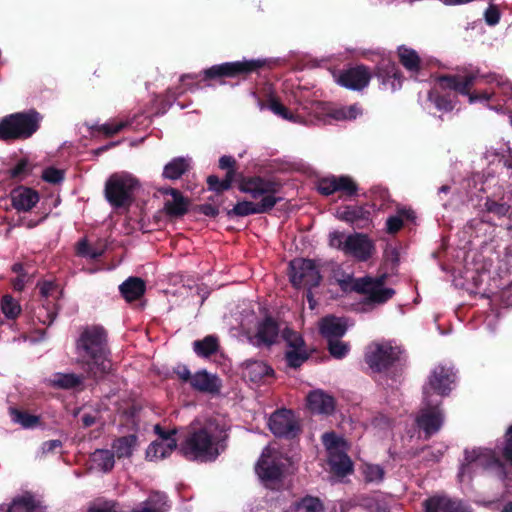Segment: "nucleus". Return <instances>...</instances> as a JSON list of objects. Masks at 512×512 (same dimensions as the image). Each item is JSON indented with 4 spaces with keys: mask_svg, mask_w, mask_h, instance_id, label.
Wrapping results in <instances>:
<instances>
[{
    "mask_svg": "<svg viewBox=\"0 0 512 512\" xmlns=\"http://www.w3.org/2000/svg\"><path fill=\"white\" fill-rule=\"evenodd\" d=\"M75 352L77 364L88 378L98 381L111 373L112 361L108 333L102 326L84 327L76 340Z\"/></svg>",
    "mask_w": 512,
    "mask_h": 512,
    "instance_id": "nucleus-1",
    "label": "nucleus"
},
{
    "mask_svg": "<svg viewBox=\"0 0 512 512\" xmlns=\"http://www.w3.org/2000/svg\"><path fill=\"white\" fill-rule=\"evenodd\" d=\"M281 183L274 179L262 176H242L238 189L250 194L253 199L261 198L259 202L252 201L238 202L232 209L226 210L229 219L234 217H245L253 214L269 213L282 197L276 196L281 190Z\"/></svg>",
    "mask_w": 512,
    "mask_h": 512,
    "instance_id": "nucleus-2",
    "label": "nucleus"
},
{
    "mask_svg": "<svg viewBox=\"0 0 512 512\" xmlns=\"http://www.w3.org/2000/svg\"><path fill=\"white\" fill-rule=\"evenodd\" d=\"M43 116L35 109L15 112L0 118V140H26L40 128Z\"/></svg>",
    "mask_w": 512,
    "mask_h": 512,
    "instance_id": "nucleus-3",
    "label": "nucleus"
},
{
    "mask_svg": "<svg viewBox=\"0 0 512 512\" xmlns=\"http://www.w3.org/2000/svg\"><path fill=\"white\" fill-rule=\"evenodd\" d=\"M271 64V60L263 58L224 62L203 70L202 80L219 83H224L227 78L246 80L253 73L259 74L261 69L271 68Z\"/></svg>",
    "mask_w": 512,
    "mask_h": 512,
    "instance_id": "nucleus-4",
    "label": "nucleus"
},
{
    "mask_svg": "<svg viewBox=\"0 0 512 512\" xmlns=\"http://www.w3.org/2000/svg\"><path fill=\"white\" fill-rule=\"evenodd\" d=\"M179 451L190 461H214L219 456L217 442L207 427L190 431L181 443Z\"/></svg>",
    "mask_w": 512,
    "mask_h": 512,
    "instance_id": "nucleus-5",
    "label": "nucleus"
},
{
    "mask_svg": "<svg viewBox=\"0 0 512 512\" xmlns=\"http://www.w3.org/2000/svg\"><path fill=\"white\" fill-rule=\"evenodd\" d=\"M139 187L137 179L129 175L113 174L105 184V197L114 208H129L134 202V192Z\"/></svg>",
    "mask_w": 512,
    "mask_h": 512,
    "instance_id": "nucleus-6",
    "label": "nucleus"
},
{
    "mask_svg": "<svg viewBox=\"0 0 512 512\" xmlns=\"http://www.w3.org/2000/svg\"><path fill=\"white\" fill-rule=\"evenodd\" d=\"M441 400L436 401L430 398V392L427 388L423 390V406L415 419L416 425L425 434L427 440L440 431L444 423V411L440 407Z\"/></svg>",
    "mask_w": 512,
    "mask_h": 512,
    "instance_id": "nucleus-7",
    "label": "nucleus"
},
{
    "mask_svg": "<svg viewBox=\"0 0 512 512\" xmlns=\"http://www.w3.org/2000/svg\"><path fill=\"white\" fill-rule=\"evenodd\" d=\"M400 350L389 342L371 343L365 352L364 360L375 373H382L393 367L400 359Z\"/></svg>",
    "mask_w": 512,
    "mask_h": 512,
    "instance_id": "nucleus-8",
    "label": "nucleus"
},
{
    "mask_svg": "<svg viewBox=\"0 0 512 512\" xmlns=\"http://www.w3.org/2000/svg\"><path fill=\"white\" fill-rule=\"evenodd\" d=\"M289 280L295 288H315L320 285L322 275L314 260L295 258L289 263Z\"/></svg>",
    "mask_w": 512,
    "mask_h": 512,
    "instance_id": "nucleus-9",
    "label": "nucleus"
},
{
    "mask_svg": "<svg viewBox=\"0 0 512 512\" xmlns=\"http://www.w3.org/2000/svg\"><path fill=\"white\" fill-rule=\"evenodd\" d=\"M476 79L477 76L473 73L467 75L447 74L439 76L438 83L443 90H452L461 95L468 96L470 103L489 101L492 94L487 91L471 93V88L474 86Z\"/></svg>",
    "mask_w": 512,
    "mask_h": 512,
    "instance_id": "nucleus-10",
    "label": "nucleus"
},
{
    "mask_svg": "<svg viewBox=\"0 0 512 512\" xmlns=\"http://www.w3.org/2000/svg\"><path fill=\"white\" fill-rule=\"evenodd\" d=\"M385 279L384 275L376 278L369 276L358 278L354 281L352 289L366 295L365 304H384L395 294L394 289L384 287Z\"/></svg>",
    "mask_w": 512,
    "mask_h": 512,
    "instance_id": "nucleus-11",
    "label": "nucleus"
},
{
    "mask_svg": "<svg viewBox=\"0 0 512 512\" xmlns=\"http://www.w3.org/2000/svg\"><path fill=\"white\" fill-rule=\"evenodd\" d=\"M268 426L272 434L279 438L294 439L301 432V426L291 409L275 410L269 417Z\"/></svg>",
    "mask_w": 512,
    "mask_h": 512,
    "instance_id": "nucleus-12",
    "label": "nucleus"
},
{
    "mask_svg": "<svg viewBox=\"0 0 512 512\" xmlns=\"http://www.w3.org/2000/svg\"><path fill=\"white\" fill-rule=\"evenodd\" d=\"M456 375L451 367L437 365L428 377V382L423 386L430 392V398L433 393L440 397H445L452 391V384L455 382Z\"/></svg>",
    "mask_w": 512,
    "mask_h": 512,
    "instance_id": "nucleus-13",
    "label": "nucleus"
},
{
    "mask_svg": "<svg viewBox=\"0 0 512 512\" xmlns=\"http://www.w3.org/2000/svg\"><path fill=\"white\" fill-rule=\"evenodd\" d=\"M371 76L369 68L360 64L341 71L338 83L347 89L360 91L368 86Z\"/></svg>",
    "mask_w": 512,
    "mask_h": 512,
    "instance_id": "nucleus-14",
    "label": "nucleus"
},
{
    "mask_svg": "<svg viewBox=\"0 0 512 512\" xmlns=\"http://www.w3.org/2000/svg\"><path fill=\"white\" fill-rule=\"evenodd\" d=\"M375 251V246L367 235L355 233L349 235L344 242L343 252L352 255L359 261H367Z\"/></svg>",
    "mask_w": 512,
    "mask_h": 512,
    "instance_id": "nucleus-15",
    "label": "nucleus"
},
{
    "mask_svg": "<svg viewBox=\"0 0 512 512\" xmlns=\"http://www.w3.org/2000/svg\"><path fill=\"white\" fill-rule=\"evenodd\" d=\"M163 195H170L171 200H166L163 211L170 219H178L183 217L189 211L191 201L184 197L176 188L168 187L160 190Z\"/></svg>",
    "mask_w": 512,
    "mask_h": 512,
    "instance_id": "nucleus-16",
    "label": "nucleus"
},
{
    "mask_svg": "<svg viewBox=\"0 0 512 512\" xmlns=\"http://www.w3.org/2000/svg\"><path fill=\"white\" fill-rule=\"evenodd\" d=\"M476 463L485 467L501 466L499 458L496 457L495 453L488 449L475 448L472 450L465 449L464 460L460 467V475H463L467 468Z\"/></svg>",
    "mask_w": 512,
    "mask_h": 512,
    "instance_id": "nucleus-17",
    "label": "nucleus"
},
{
    "mask_svg": "<svg viewBox=\"0 0 512 512\" xmlns=\"http://www.w3.org/2000/svg\"><path fill=\"white\" fill-rule=\"evenodd\" d=\"M12 206L18 212H28L39 202V193L29 187L18 186L11 190Z\"/></svg>",
    "mask_w": 512,
    "mask_h": 512,
    "instance_id": "nucleus-18",
    "label": "nucleus"
},
{
    "mask_svg": "<svg viewBox=\"0 0 512 512\" xmlns=\"http://www.w3.org/2000/svg\"><path fill=\"white\" fill-rule=\"evenodd\" d=\"M307 407L312 413L331 415L335 411V398L323 390H314L307 395Z\"/></svg>",
    "mask_w": 512,
    "mask_h": 512,
    "instance_id": "nucleus-19",
    "label": "nucleus"
},
{
    "mask_svg": "<svg viewBox=\"0 0 512 512\" xmlns=\"http://www.w3.org/2000/svg\"><path fill=\"white\" fill-rule=\"evenodd\" d=\"M278 335L279 325L273 317L268 315L257 325L256 344L269 347L276 342Z\"/></svg>",
    "mask_w": 512,
    "mask_h": 512,
    "instance_id": "nucleus-20",
    "label": "nucleus"
},
{
    "mask_svg": "<svg viewBox=\"0 0 512 512\" xmlns=\"http://www.w3.org/2000/svg\"><path fill=\"white\" fill-rule=\"evenodd\" d=\"M256 472L266 483L279 482L284 475V465L280 461L261 458L256 465Z\"/></svg>",
    "mask_w": 512,
    "mask_h": 512,
    "instance_id": "nucleus-21",
    "label": "nucleus"
},
{
    "mask_svg": "<svg viewBox=\"0 0 512 512\" xmlns=\"http://www.w3.org/2000/svg\"><path fill=\"white\" fill-rule=\"evenodd\" d=\"M425 512H463L461 503L446 495H433L422 503Z\"/></svg>",
    "mask_w": 512,
    "mask_h": 512,
    "instance_id": "nucleus-22",
    "label": "nucleus"
},
{
    "mask_svg": "<svg viewBox=\"0 0 512 512\" xmlns=\"http://www.w3.org/2000/svg\"><path fill=\"white\" fill-rule=\"evenodd\" d=\"M444 91L437 82V86L428 92L427 99L437 110L451 112L457 103V95H452L450 92L443 93Z\"/></svg>",
    "mask_w": 512,
    "mask_h": 512,
    "instance_id": "nucleus-23",
    "label": "nucleus"
},
{
    "mask_svg": "<svg viewBox=\"0 0 512 512\" xmlns=\"http://www.w3.org/2000/svg\"><path fill=\"white\" fill-rule=\"evenodd\" d=\"M191 387L204 393H218L221 387L219 378L209 374L206 370L198 371L193 375Z\"/></svg>",
    "mask_w": 512,
    "mask_h": 512,
    "instance_id": "nucleus-24",
    "label": "nucleus"
},
{
    "mask_svg": "<svg viewBox=\"0 0 512 512\" xmlns=\"http://www.w3.org/2000/svg\"><path fill=\"white\" fill-rule=\"evenodd\" d=\"M319 330L325 339H337L345 335L347 325L335 316H326L321 320Z\"/></svg>",
    "mask_w": 512,
    "mask_h": 512,
    "instance_id": "nucleus-25",
    "label": "nucleus"
},
{
    "mask_svg": "<svg viewBox=\"0 0 512 512\" xmlns=\"http://www.w3.org/2000/svg\"><path fill=\"white\" fill-rule=\"evenodd\" d=\"M119 291L127 302H133L145 294L146 284L139 277H129L119 286Z\"/></svg>",
    "mask_w": 512,
    "mask_h": 512,
    "instance_id": "nucleus-26",
    "label": "nucleus"
},
{
    "mask_svg": "<svg viewBox=\"0 0 512 512\" xmlns=\"http://www.w3.org/2000/svg\"><path fill=\"white\" fill-rule=\"evenodd\" d=\"M400 64L412 75H417L422 69V61L417 51L405 45L397 49Z\"/></svg>",
    "mask_w": 512,
    "mask_h": 512,
    "instance_id": "nucleus-27",
    "label": "nucleus"
},
{
    "mask_svg": "<svg viewBox=\"0 0 512 512\" xmlns=\"http://www.w3.org/2000/svg\"><path fill=\"white\" fill-rule=\"evenodd\" d=\"M339 218L350 222L358 228H364L370 219V211L363 206L350 205L339 212Z\"/></svg>",
    "mask_w": 512,
    "mask_h": 512,
    "instance_id": "nucleus-28",
    "label": "nucleus"
},
{
    "mask_svg": "<svg viewBox=\"0 0 512 512\" xmlns=\"http://www.w3.org/2000/svg\"><path fill=\"white\" fill-rule=\"evenodd\" d=\"M191 168L190 161L184 157H175L163 168L162 177L169 180H178Z\"/></svg>",
    "mask_w": 512,
    "mask_h": 512,
    "instance_id": "nucleus-29",
    "label": "nucleus"
},
{
    "mask_svg": "<svg viewBox=\"0 0 512 512\" xmlns=\"http://www.w3.org/2000/svg\"><path fill=\"white\" fill-rule=\"evenodd\" d=\"M84 377L75 373H55L50 378V385L57 389H74L83 384Z\"/></svg>",
    "mask_w": 512,
    "mask_h": 512,
    "instance_id": "nucleus-30",
    "label": "nucleus"
},
{
    "mask_svg": "<svg viewBox=\"0 0 512 512\" xmlns=\"http://www.w3.org/2000/svg\"><path fill=\"white\" fill-rule=\"evenodd\" d=\"M40 505L34 496L26 492L13 498L7 512H39Z\"/></svg>",
    "mask_w": 512,
    "mask_h": 512,
    "instance_id": "nucleus-31",
    "label": "nucleus"
},
{
    "mask_svg": "<svg viewBox=\"0 0 512 512\" xmlns=\"http://www.w3.org/2000/svg\"><path fill=\"white\" fill-rule=\"evenodd\" d=\"M512 207L507 202H499L490 197H487L483 205V218L482 221L485 223H491L486 218V214H493L497 218H503L510 216Z\"/></svg>",
    "mask_w": 512,
    "mask_h": 512,
    "instance_id": "nucleus-32",
    "label": "nucleus"
},
{
    "mask_svg": "<svg viewBox=\"0 0 512 512\" xmlns=\"http://www.w3.org/2000/svg\"><path fill=\"white\" fill-rule=\"evenodd\" d=\"M137 441L138 437L135 434H129L115 439L112 448L119 459L128 458L133 454Z\"/></svg>",
    "mask_w": 512,
    "mask_h": 512,
    "instance_id": "nucleus-33",
    "label": "nucleus"
},
{
    "mask_svg": "<svg viewBox=\"0 0 512 512\" xmlns=\"http://www.w3.org/2000/svg\"><path fill=\"white\" fill-rule=\"evenodd\" d=\"M176 448V440H170V443L154 441L148 446L146 451V457L150 460L164 459L168 457Z\"/></svg>",
    "mask_w": 512,
    "mask_h": 512,
    "instance_id": "nucleus-34",
    "label": "nucleus"
},
{
    "mask_svg": "<svg viewBox=\"0 0 512 512\" xmlns=\"http://www.w3.org/2000/svg\"><path fill=\"white\" fill-rule=\"evenodd\" d=\"M329 464L332 471L338 476H346L353 471L351 459L343 452L331 453Z\"/></svg>",
    "mask_w": 512,
    "mask_h": 512,
    "instance_id": "nucleus-35",
    "label": "nucleus"
},
{
    "mask_svg": "<svg viewBox=\"0 0 512 512\" xmlns=\"http://www.w3.org/2000/svg\"><path fill=\"white\" fill-rule=\"evenodd\" d=\"M193 349L198 356L208 358L219 350V341L217 337L207 335L202 340L194 341Z\"/></svg>",
    "mask_w": 512,
    "mask_h": 512,
    "instance_id": "nucleus-36",
    "label": "nucleus"
},
{
    "mask_svg": "<svg viewBox=\"0 0 512 512\" xmlns=\"http://www.w3.org/2000/svg\"><path fill=\"white\" fill-rule=\"evenodd\" d=\"M58 306L56 303L46 300L42 306L35 311V317L43 325L50 326L58 315Z\"/></svg>",
    "mask_w": 512,
    "mask_h": 512,
    "instance_id": "nucleus-37",
    "label": "nucleus"
},
{
    "mask_svg": "<svg viewBox=\"0 0 512 512\" xmlns=\"http://www.w3.org/2000/svg\"><path fill=\"white\" fill-rule=\"evenodd\" d=\"M92 461L104 472H109L115 465V454L108 449H97L92 454Z\"/></svg>",
    "mask_w": 512,
    "mask_h": 512,
    "instance_id": "nucleus-38",
    "label": "nucleus"
},
{
    "mask_svg": "<svg viewBox=\"0 0 512 512\" xmlns=\"http://www.w3.org/2000/svg\"><path fill=\"white\" fill-rule=\"evenodd\" d=\"M11 416L14 422L19 423L25 429H31L41 424V418L39 416L16 408L11 410Z\"/></svg>",
    "mask_w": 512,
    "mask_h": 512,
    "instance_id": "nucleus-39",
    "label": "nucleus"
},
{
    "mask_svg": "<svg viewBox=\"0 0 512 512\" xmlns=\"http://www.w3.org/2000/svg\"><path fill=\"white\" fill-rule=\"evenodd\" d=\"M233 172H226L224 179H219L216 175H209L207 177V185L210 191H214L217 194H220L224 191H227L231 188L233 183Z\"/></svg>",
    "mask_w": 512,
    "mask_h": 512,
    "instance_id": "nucleus-40",
    "label": "nucleus"
},
{
    "mask_svg": "<svg viewBox=\"0 0 512 512\" xmlns=\"http://www.w3.org/2000/svg\"><path fill=\"white\" fill-rule=\"evenodd\" d=\"M378 77L386 84L390 79L401 82L402 74L397 65L391 61H383L378 65Z\"/></svg>",
    "mask_w": 512,
    "mask_h": 512,
    "instance_id": "nucleus-41",
    "label": "nucleus"
},
{
    "mask_svg": "<svg viewBox=\"0 0 512 512\" xmlns=\"http://www.w3.org/2000/svg\"><path fill=\"white\" fill-rule=\"evenodd\" d=\"M128 126V122L119 121L116 123H105L102 125H91L89 127L90 134L95 136V132L103 133L106 137H112L115 134L122 131L124 128Z\"/></svg>",
    "mask_w": 512,
    "mask_h": 512,
    "instance_id": "nucleus-42",
    "label": "nucleus"
},
{
    "mask_svg": "<svg viewBox=\"0 0 512 512\" xmlns=\"http://www.w3.org/2000/svg\"><path fill=\"white\" fill-rule=\"evenodd\" d=\"M362 110L358 104H352L350 106L341 107L338 109H334L330 116L338 121L342 120H354L359 115H361Z\"/></svg>",
    "mask_w": 512,
    "mask_h": 512,
    "instance_id": "nucleus-43",
    "label": "nucleus"
},
{
    "mask_svg": "<svg viewBox=\"0 0 512 512\" xmlns=\"http://www.w3.org/2000/svg\"><path fill=\"white\" fill-rule=\"evenodd\" d=\"M296 512H323L322 502L317 497L305 496L295 505Z\"/></svg>",
    "mask_w": 512,
    "mask_h": 512,
    "instance_id": "nucleus-44",
    "label": "nucleus"
},
{
    "mask_svg": "<svg viewBox=\"0 0 512 512\" xmlns=\"http://www.w3.org/2000/svg\"><path fill=\"white\" fill-rule=\"evenodd\" d=\"M310 358L306 349L288 350L285 352V361L290 368L297 369Z\"/></svg>",
    "mask_w": 512,
    "mask_h": 512,
    "instance_id": "nucleus-45",
    "label": "nucleus"
},
{
    "mask_svg": "<svg viewBox=\"0 0 512 512\" xmlns=\"http://www.w3.org/2000/svg\"><path fill=\"white\" fill-rule=\"evenodd\" d=\"M247 370L252 381H259L273 373V369L262 361H251L247 364Z\"/></svg>",
    "mask_w": 512,
    "mask_h": 512,
    "instance_id": "nucleus-46",
    "label": "nucleus"
},
{
    "mask_svg": "<svg viewBox=\"0 0 512 512\" xmlns=\"http://www.w3.org/2000/svg\"><path fill=\"white\" fill-rule=\"evenodd\" d=\"M1 310L8 319H16L21 313V306L9 294L4 295L1 299Z\"/></svg>",
    "mask_w": 512,
    "mask_h": 512,
    "instance_id": "nucleus-47",
    "label": "nucleus"
},
{
    "mask_svg": "<svg viewBox=\"0 0 512 512\" xmlns=\"http://www.w3.org/2000/svg\"><path fill=\"white\" fill-rule=\"evenodd\" d=\"M282 337L286 341L290 350L306 349V343L302 335L290 328H285L282 332Z\"/></svg>",
    "mask_w": 512,
    "mask_h": 512,
    "instance_id": "nucleus-48",
    "label": "nucleus"
},
{
    "mask_svg": "<svg viewBox=\"0 0 512 512\" xmlns=\"http://www.w3.org/2000/svg\"><path fill=\"white\" fill-rule=\"evenodd\" d=\"M337 180V192H342L344 195L348 197H352L358 192V185L356 182L350 177L346 175L336 176Z\"/></svg>",
    "mask_w": 512,
    "mask_h": 512,
    "instance_id": "nucleus-49",
    "label": "nucleus"
},
{
    "mask_svg": "<svg viewBox=\"0 0 512 512\" xmlns=\"http://www.w3.org/2000/svg\"><path fill=\"white\" fill-rule=\"evenodd\" d=\"M328 342V351L330 355L336 359L344 358L349 352V344L337 339L327 340Z\"/></svg>",
    "mask_w": 512,
    "mask_h": 512,
    "instance_id": "nucleus-50",
    "label": "nucleus"
},
{
    "mask_svg": "<svg viewBox=\"0 0 512 512\" xmlns=\"http://www.w3.org/2000/svg\"><path fill=\"white\" fill-rule=\"evenodd\" d=\"M317 191L323 196H330L337 192L336 176L319 179L317 182Z\"/></svg>",
    "mask_w": 512,
    "mask_h": 512,
    "instance_id": "nucleus-51",
    "label": "nucleus"
},
{
    "mask_svg": "<svg viewBox=\"0 0 512 512\" xmlns=\"http://www.w3.org/2000/svg\"><path fill=\"white\" fill-rule=\"evenodd\" d=\"M267 107L276 115L282 117L286 120H291L293 118V114L289 111L287 107H285L278 98L271 96L268 99Z\"/></svg>",
    "mask_w": 512,
    "mask_h": 512,
    "instance_id": "nucleus-52",
    "label": "nucleus"
},
{
    "mask_svg": "<svg viewBox=\"0 0 512 512\" xmlns=\"http://www.w3.org/2000/svg\"><path fill=\"white\" fill-rule=\"evenodd\" d=\"M322 443L326 447V449L329 451V454L331 453H337L339 447L341 444H343V439L340 438L335 432H326L322 435Z\"/></svg>",
    "mask_w": 512,
    "mask_h": 512,
    "instance_id": "nucleus-53",
    "label": "nucleus"
},
{
    "mask_svg": "<svg viewBox=\"0 0 512 512\" xmlns=\"http://www.w3.org/2000/svg\"><path fill=\"white\" fill-rule=\"evenodd\" d=\"M31 166L27 159H21L18 163L10 169V177L13 179L22 180L31 174Z\"/></svg>",
    "mask_w": 512,
    "mask_h": 512,
    "instance_id": "nucleus-54",
    "label": "nucleus"
},
{
    "mask_svg": "<svg viewBox=\"0 0 512 512\" xmlns=\"http://www.w3.org/2000/svg\"><path fill=\"white\" fill-rule=\"evenodd\" d=\"M423 454V460L427 463H437L441 460L443 456V451L440 449H432L429 446L423 447L420 450H416L413 455L418 456L420 454Z\"/></svg>",
    "mask_w": 512,
    "mask_h": 512,
    "instance_id": "nucleus-55",
    "label": "nucleus"
},
{
    "mask_svg": "<svg viewBox=\"0 0 512 512\" xmlns=\"http://www.w3.org/2000/svg\"><path fill=\"white\" fill-rule=\"evenodd\" d=\"M65 174L61 169L55 167H48L42 173V179L50 184H59L64 180Z\"/></svg>",
    "mask_w": 512,
    "mask_h": 512,
    "instance_id": "nucleus-56",
    "label": "nucleus"
},
{
    "mask_svg": "<svg viewBox=\"0 0 512 512\" xmlns=\"http://www.w3.org/2000/svg\"><path fill=\"white\" fill-rule=\"evenodd\" d=\"M502 456L512 466V425L508 427L505 434Z\"/></svg>",
    "mask_w": 512,
    "mask_h": 512,
    "instance_id": "nucleus-57",
    "label": "nucleus"
},
{
    "mask_svg": "<svg viewBox=\"0 0 512 512\" xmlns=\"http://www.w3.org/2000/svg\"><path fill=\"white\" fill-rule=\"evenodd\" d=\"M403 219L398 214L390 216L386 220V231L388 234H396L403 227Z\"/></svg>",
    "mask_w": 512,
    "mask_h": 512,
    "instance_id": "nucleus-58",
    "label": "nucleus"
},
{
    "mask_svg": "<svg viewBox=\"0 0 512 512\" xmlns=\"http://www.w3.org/2000/svg\"><path fill=\"white\" fill-rule=\"evenodd\" d=\"M500 16V11L495 5H490L484 13L485 21L490 26L498 24L500 21Z\"/></svg>",
    "mask_w": 512,
    "mask_h": 512,
    "instance_id": "nucleus-59",
    "label": "nucleus"
},
{
    "mask_svg": "<svg viewBox=\"0 0 512 512\" xmlns=\"http://www.w3.org/2000/svg\"><path fill=\"white\" fill-rule=\"evenodd\" d=\"M236 160L232 156H222L219 159V168L222 170H227V172H233V179L236 176Z\"/></svg>",
    "mask_w": 512,
    "mask_h": 512,
    "instance_id": "nucleus-60",
    "label": "nucleus"
},
{
    "mask_svg": "<svg viewBox=\"0 0 512 512\" xmlns=\"http://www.w3.org/2000/svg\"><path fill=\"white\" fill-rule=\"evenodd\" d=\"M173 372L177 375V377L185 383H191L193 379V375L191 374L189 368L184 364H178L174 369Z\"/></svg>",
    "mask_w": 512,
    "mask_h": 512,
    "instance_id": "nucleus-61",
    "label": "nucleus"
},
{
    "mask_svg": "<svg viewBox=\"0 0 512 512\" xmlns=\"http://www.w3.org/2000/svg\"><path fill=\"white\" fill-rule=\"evenodd\" d=\"M155 433L159 436L160 441L170 443V440H176L174 435L176 434V430H165L159 424L154 427Z\"/></svg>",
    "mask_w": 512,
    "mask_h": 512,
    "instance_id": "nucleus-62",
    "label": "nucleus"
},
{
    "mask_svg": "<svg viewBox=\"0 0 512 512\" xmlns=\"http://www.w3.org/2000/svg\"><path fill=\"white\" fill-rule=\"evenodd\" d=\"M38 287L41 295L46 299L58 289V285L53 281H43L38 284Z\"/></svg>",
    "mask_w": 512,
    "mask_h": 512,
    "instance_id": "nucleus-63",
    "label": "nucleus"
},
{
    "mask_svg": "<svg viewBox=\"0 0 512 512\" xmlns=\"http://www.w3.org/2000/svg\"><path fill=\"white\" fill-rule=\"evenodd\" d=\"M196 210L203 215L211 218H215L219 214V209L212 204H200L196 207Z\"/></svg>",
    "mask_w": 512,
    "mask_h": 512,
    "instance_id": "nucleus-64",
    "label": "nucleus"
}]
</instances>
